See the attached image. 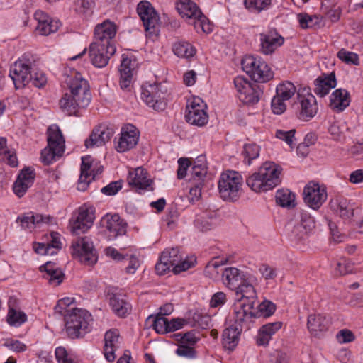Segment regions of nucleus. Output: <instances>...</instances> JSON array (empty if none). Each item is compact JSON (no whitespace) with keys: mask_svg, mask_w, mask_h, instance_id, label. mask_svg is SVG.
Masks as SVG:
<instances>
[{"mask_svg":"<svg viewBox=\"0 0 363 363\" xmlns=\"http://www.w3.org/2000/svg\"><path fill=\"white\" fill-rule=\"evenodd\" d=\"M66 83L69 92L65 93L60 100V107L66 114L76 116L79 108H86L91 101L89 84L79 72L69 77Z\"/></svg>","mask_w":363,"mask_h":363,"instance_id":"nucleus-1","label":"nucleus"},{"mask_svg":"<svg viewBox=\"0 0 363 363\" xmlns=\"http://www.w3.org/2000/svg\"><path fill=\"white\" fill-rule=\"evenodd\" d=\"M282 168L273 162H264L258 172L246 180L247 186L255 192H265L273 189L281 182Z\"/></svg>","mask_w":363,"mask_h":363,"instance_id":"nucleus-2","label":"nucleus"},{"mask_svg":"<svg viewBox=\"0 0 363 363\" xmlns=\"http://www.w3.org/2000/svg\"><path fill=\"white\" fill-rule=\"evenodd\" d=\"M65 320L68 336L79 338L89 332L92 316L85 309L74 308L65 314Z\"/></svg>","mask_w":363,"mask_h":363,"instance_id":"nucleus-3","label":"nucleus"},{"mask_svg":"<svg viewBox=\"0 0 363 363\" xmlns=\"http://www.w3.org/2000/svg\"><path fill=\"white\" fill-rule=\"evenodd\" d=\"M48 146L41 152V160L45 164H50L62 157L65 152V139L57 125H50L47 131Z\"/></svg>","mask_w":363,"mask_h":363,"instance_id":"nucleus-4","label":"nucleus"},{"mask_svg":"<svg viewBox=\"0 0 363 363\" xmlns=\"http://www.w3.org/2000/svg\"><path fill=\"white\" fill-rule=\"evenodd\" d=\"M242 179L235 171H227L221 174L218 184V192L220 198L226 201H235L241 192Z\"/></svg>","mask_w":363,"mask_h":363,"instance_id":"nucleus-5","label":"nucleus"},{"mask_svg":"<svg viewBox=\"0 0 363 363\" xmlns=\"http://www.w3.org/2000/svg\"><path fill=\"white\" fill-rule=\"evenodd\" d=\"M242 69L255 82H267L273 77V72L259 57L247 55L242 60Z\"/></svg>","mask_w":363,"mask_h":363,"instance_id":"nucleus-6","label":"nucleus"},{"mask_svg":"<svg viewBox=\"0 0 363 363\" xmlns=\"http://www.w3.org/2000/svg\"><path fill=\"white\" fill-rule=\"evenodd\" d=\"M256 281L254 276L249 275L235 288L238 303L235 306L234 312L253 308L257 298L253 285Z\"/></svg>","mask_w":363,"mask_h":363,"instance_id":"nucleus-7","label":"nucleus"},{"mask_svg":"<svg viewBox=\"0 0 363 363\" xmlns=\"http://www.w3.org/2000/svg\"><path fill=\"white\" fill-rule=\"evenodd\" d=\"M167 89L162 84L145 83L142 86L141 99L157 111H163L167 106L165 96Z\"/></svg>","mask_w":363,"mask_h":363,"instance_id":"nucleus-8","label":"nucleus"},{"mask_svg":"<svg viewBox=\"0 0 363 363\" xmlns=\"http://www.w3.org/2000/svg\"><path fill=\"white\" fill-rule=\"evenodd\" d=\"M72 255L80 262L87 266H92L97 261L96 251L91 239L89 237L78 238L72 244Z\"/></svg>","mask_w":363,"mask_h":363,"instance_id":"nucleus-9","label":"nucleus"},{"mask_svg":"<svg viewBox=\"0 0 363 363\" xmlns=\"http://www.w3.org/2000/svg\"><path fill=\"white\" fill-rule=\"evenodd\" d=\"M233 82L238 93V97L243 104L253 105L259 101L262 94L259 85L250 82L242 76L236 77Z\"/></svg>","mask_w":363,"mask_h":363,"instance_id":"nucleus-10","label":"nucleus"},{"mask_svg":"<svg viewBox=\"0 0 363 363\" xmlns=\"http://www.w3.org/2000/svg\"><path fill=\"white\" fill-rule=\"evenodd\" d=\"M32 72V63L24 55L11 67L9 76L13 80L15 87L21 89L29 84Z\"/></svg>","mask_w":363,"mask_h":363,"instance_id":"nucleus-11","label":"nucleus"},{"mask_svg":"<svg viewBox=\"0 0 363 363\" xmlns=\"http://www.w3.org/2000/svg\"><path fill=\"white\" fill-rule=\"evenodd\" d=\"M244 321L238 320V312H234L233 315V321L234 324L228 327L223 330L222 339L223 345L225 349L233 350L238 342V336L243 330H248L251 326L243 318Z\"/></svg>","mask_w":363,"mask_h":363,"instance_id":"nucleus-12","label":"nucleus"},{"mask_svg":"<svg viewBox=\"0 0 363 363\" xmlns=\"http://www.w3.org/2000/svg\"><path fill=\"white\" fill-rule=\"evenodd\" d=\"M305 203L313 210L318 209L327 199V192L323 186L314 182H309L303 189Z\"/></svg>","mask_w":363,"mask_h":363,"instance_id":"nucleus-13","label":"nucleus"},{"mask_svg":"<svg viewBox=\"0 0 363 363\" xmlns=\"http://www.w3.org/2000/svg\"><path fill=\"white\" fill-rule=\"evenodd\" d=\"M115 45H106L98 43H91L89 45V53L92 64L96 67H105L110 57L116 52Z\"/></svg>","mask_w":363,"mask_h":363,"instance_id":"nucleus-14","label":"nucleus"},{"mask_svg":"<svg viewBox=\"0 0 363 363\" xmlns=\"http://www.w3.org/2000/svg\"><path fill=\"white\" fill-rule=\"evenodd\" d=\"M137 12L145 30L150 34L154 33L159 24L160 18L152 4L147 1H140L137 6Z\"/></svg>","mask_w":363,"mask_h":363,"instance_id":"nucleus-15","label":"nucleus"},{"mask_svg":"<svg viewBox=\"0 0 363 363\" xmlns=\"http://www.w3.org/2000/svg\"><path fill=\"white\" fill-rule=\"evenodd\" d=\"M206 105L200 98H195L186 107L185 118L186 121L194 125L203 126L208 122V115L205 111Z\"/></svg>","mask_w":363,"mask_h":363,"instance_id":"nucleus-16","label":"nucleus"},{"mask_svg":"<svg viewBox=\"0 0 363 363\" xmlns=\"http://www.w3.org/2000/svg\"><path fill=\"white\" fill-rule=\"evenodd\" d=\"M275 308V305L272 301L264 300L257 305V308H255L254 306L252 309L240 311L238 312V320L244 321L243 318H245V322L247 321L252 326L254 318L269 317L274 313Z\"/></svg>","mask_w":363,"mask_h":363,"instance_id":"nucleus-17","label":"nucleus"},{"mask_svg":"<svg viewBox=\"0 0 363 363\" xmlns=\"http://www.w3.org/2000/svg\"><path fill=\"white\" fill-rule=\"evenodd\" d=\"M140 133L136 127L131 124L126 125L121 128V136L116 141V150L118 152L128 151L138 144Z\"/></svg>","mask_w":363,"mask_h":363,"instance_id":"nucleus-18","label":"nucleus"},{"mask_svg":"<svg viewBox=\"0 0 363 363\" xmlns=\"http://www.w3.org/2000/svg\"><path fill=\"white\" fill-rule=\"evenodd\" d=\"M284 43V38L275 29L259 34V50L264 55H271Z\"/></svg>","mask_w":363,"mask_h":363,"instance_id":"nucleus-19","label":"nucleus"},{"mask_svg":"<svg viewBox=\"0 0 363 363\" xmlns=\"http://www.w3.org/2000/svg\"><path fill=\"white\" fill-rule=\"evenodd\" d=\"M117 32L116 25L107 19L102 23L97 24L94 28V40L92 43L114 45L112 39L116 36Z\"/></svg>","mask_w":363,"mask_h":363,"instance_id":"nucleus-20","label":"nucleus"},{"mask_svg":"<svg viewBox=\"0 0 363 363\" xmlns=\"http://www.w3.org/2000/svg\"><path fill=\"white\" fill-rule=\"evenodd\" d=\"M103 168L100 167L96 169L92 168V162L89 156L82 157L81 174L77 184L79 191H85L91 180L102 172Z\"/></svg>","mask_w":363,"mask_h":363,"instance_id":"nucleus-21","label":"nucleus"},{"mask_svg":"<svg viewBox=\"0 0 363 363\" xmlns=\"http://www.w3.org/2000/svg\"><path fill=\"white\" fill-rule=\"evenodd\" d=\"M138 67V62L134 57H126L123 55V59L120 65L119 84L122 89L129 88L132 83L134 72Z\"/></svg>","mask_w":363,"mask_h":363,"instance_id":"nucleus-22","label":"nucleus"},{"mask_svg":"<svg viewBox=\"0 0 363 363\" xmlns=\"http://www.w3.org/2000/svg\"><path fill=\"white\" fill-rule=\"evenodd\" d=\"M102 223L108 233V237L110 240L125 234L126 223L118 214L106 215L102 219Z\"/></svg>","mask_w":363,"mask_h":363,"instance_id":"nucleus-23","label":"nucleus"},{"mask_svg":"<svg viewBox=\"0 0 363 363\" xmlns=\"http://www.w3.org/2000/svg\"><path fill=\"white\" fill-rule=\"evenodd\" d=\"M128 182L139 193L141 191L153 189L151 186L152 180L148 177L147 171L142 167H138L129 172Z\"/></svg>","mask_w":363,"mask_h":363,"instance_id":"nucleus-24","label":"nucleus"},{"mask_svg":"<svg viewBox=\"0 0 363 363\" xmlns=\"http://www.w3.org/2000/svg\"><path fill=\"white\" fill-rule=\"evenodd\" d=\"M34 18L38 22L35 30L41 35L55 33L60 27V22L57 20L52 19L43 11H36Z\"/></svg>","mask_w":363,"mask_h":363,"instance_id":"nucleus-25","label":"nucleus"},{"mask_svg":"<svg viewBox=\"0 0 363 363\" xmlns=\"http://www.w3.org/2000/svg\"><path fill=\"white\" fill-rule=\"evenodd\" d=\"M330 323V319L320 313L311 314L307 319L308 330L312 335L318 337L328 330Z\"/></svg>","mask_w":363,"mask_h":363,"instance_id":"nucleus-26","label":"nucleus"},{"mask_svg":"<svg viewBox=\"0 0 363 363\" xmlns=\"http://www.w3.org/2000/svg\"><path fill=\"white\" fill-rule=\"evenodd\" d=\"M113 133L112 128L104 125L97 126L91 132L89 138L85 141V145L86 147L102 146L110 140Z\"/></svg>","mask_w":363,"mask_h":363,"instance_id":"nucleus-27","label":"nucleus"},{"mask_svg":"<svg viewBox=\"0 0 363 363\" xmlns=\"http://www.w3.org/2000/svg\"><path fill=\"white\" fill-rule=\"evenodd\" d=\"M94 216L91 211L80 208L76 220L72 223L71 230L75 235L86 233L93 225Z\"/></svg>","mask_w":363,"mask_h":363,"instance_id":"nucleus-28","label":"nucleus"},{"mask_svg":"<svg viewBox=\"0 0 363 363\" xmlns=\"http://www.w3.org/2000/svg\"><path fill=\"white\" fill-rule=\"evenodd\" d=\"M53 220V217L49 215H42L39 213L33 214L29 213L22 217H18L17 221L21 222V225L23 229L32 231L35 228H40L44 224H48Z\"/></svg>","mask_w":363,"mask_h":363,"instance_id":"nucleus-29","label":"nucleus"},{"mask_svg":"<svg viewBox=\"0 0 363 363\" xmlns=\"http://www.w3.org/2000/svg\"><path fill=\"white\" fill-rule=\"evenodd\" d=\"M299 96V102L301 108L299 111V118L304 121H308L313 118L318 112V107L315 97L311 94H307L304 96Z\"/></svg>","mask_w":363,"mask_h":363,"instance_id":"nucleus-30","label":"nucleus"},{"mask_svg":"<svg viewBox=\"0 0 363 363\" xmlns=\"http://www.w3.org/2000/svg\"><path fill=\"white\" fill-rule=\"evenodd\" d=\"M119 332L116 329L109 330L104 335V353L106 359L110 362L116 357L115 352L119 347Z\"/></svg>","mask_w":363,"mask_h":363,"instance_id":"nucleus-31","label":"nucleus"},{"mask_svg":"<svg viewBox=\"0 0 363 363\" xmlns=\"http://www.w3.org/2000/svg\"><path fill=\"white\" fill-rule=\"evenodd\" d=\"M315 94L320 97L327 95L329 91L337 85L336 77L334 72L323 74L318 77L314 82Z\"/></svg>","mask_w":363,"mask_h":363,"instance_id":"nucleus-32","label":"nucleus"},{"mask_svg":"<svg viewBox=\"0 0 363 363\" xmlns=\"http://www.w3.org/2000/svg\"><path fill=\"white\" fill-rule=\"evenodd\" d=\"M40 271L43 272V278L53 286H58L64 279V274L55 263L47 262L45 264L40 267Z\"/></svg>","mask_w":363,"mask_h":363,"instance_id":"nucleus-33","label":"nucleus"},{"mask_svg":"<svg viewBox=\"0 0 363 363\" xmlns=\"http://www.w3.org/2000/svg\"><path fill=\"white\" fill-rule=\"evenodd\" d=\"M350 103V94L346 89H337L330 96V107L337 111H342Z\"/></svg>","mask_w":363,"mask_h":363,"instance_id":"nucleus-34","label":"nucleus"},{"mask_svg":"<svg viewBox=\"0 0 363 363\" xmlns=\"http://www.w3.org/2000/svg\"><path fill=\"white\" fill-rule=\"evenodd\" d=\"M110 306L115 314L119 317H125L131 311V306L125 296L121 294H113L110 297Z\"/></svg>","mask_w":363,"mask_h":363,"instance_id":"nucleus-35","label":"nucleus"},{"mask_svg":"<svg viewBox=\"0 0 363 363\" xmlns=\"http://www.w3.org/2000/svg\"><path fill=\"white\" fill-rule=\"evenodd\" d=\"M282 323L277 321L270 323L262 325L259 330L257 337V344L258 345H267L272 335L281 329Z\"/></svg>","mask_w":363,"mask_h":363,"instance_id":"nucleus-36","label":"nucleus"},{"mask_svg":"<svg viewBox=\"0 0 363 363\" xmlns=\"http://www.w3.org/2000/svg\"><path fill=\"white\" fill-rule=\"evenodd\" d=\"M286 229L289 239L296 244L306 240L309 233L299 223L292 220L287 223Z\"/></svg>","mask_w":363,"mask_h":363,"instance_id":"nucleus-37","label":"nucleus"},{"mask_svg":"<svg viewBox=\"0 0 363 363\" xmlns=\"http://www.w3.org/2000/svg\"><path fill=\"white\" fill-rule=\"evenodd\" d=\"M177 9L182 18L187 21L195 18L201 13L197 5L191 0H180L177 4Z\"/></svg>","mask_w":363,"mask_h":363,"instance_id":"nucleus-38","label":"nucleus"},{"mask_svg":"<svg viewBox=\"0 0 363 363\" xmlns=\"http://www.w3.org/2000/svg\"><path fill=\"white\" fill-rule=\"evenodd\" d=\"M223 281L225 285L233 289L236 288L247 277L235 267H227L222 273Z\"/></svg>","mask_w":363,"mask_h":363,"instance_id":"nucleus-39","label":"nucleus"},{"mask_svg":"<svg viewBox=\"0 0 363 363\" xmlns=\"http://www.w3.org/2000/svg\"><path fill=\"white\" fill-rule=\"evenodd\" d=\"M15 301L10 299L6 317L7 323L11 326L18 327L27 320V315L14 306Z\"/></svg>","mask_w":363,"mask_h":363,"instance_id":"nucleus-40","label":"nucleus"},{"mask_svg":"<svg viewBox=\"0 0 363 363\" xmlns=\"http://www.w3.org/2000/svg\"><path fill=\"white\" fill-rule=\"evenodd\" d=\"M334 211L343 219H350L353 216L354 209L349 201L343 198L336 199L331 203Z\"/></svg>","mask_w":363,"mask_h":363,"instance_id":"nucleus-41","label":"nucleus"},{"mask_svg":"<svg viewBox=\"0 0 363 363\" xmlns=\"http://www.w3.org/2000/svg\"><path fill=\"white\" fill-rule=\"evenodd\" d=\"M273 0H243V4L249 11L260 13L272 6Z\"/></svg>","mask_w":363,"mask_h":363,"instance_id":"nucleus-42","label":"nucleus"},{"mask_svg":"<svg viewBox=\"0 0 363 363\" xmlns=\"http://www.w3.org/2000/svg\"><path fill=\"white\" fill-rule=\"evenodd\" d=\"M174 53L179 57L191 58L196 54L195 48L188 42L179 41L172 46Z\"/></svg>","mask_w":363,"mask_h":363,"instance_id":"nucleus-43","label":"nucleus"},{"mask_svg":"<svg viewBox=\"0 0 363 363\" xmlns=\"http://www.w3.org/2000/svg\"><path fill=\"white\" fill-rule=\"evenodd\" d=\"M217 220L215 213H205L196 219L195 225L201 231H207L216 225Z\"/></svg>","mask_w":363,"mask_h":363,"instance_id":"nucleus-44","label":"nucleus"},{"mask_svg":"<svg viewBox=\"0 0 363 363\" xmlns=\"http://www.w3.org/2000/svg\"><path fill=\"white\" fill-rule=\"evenodd\" d=\"M188 23L194 26L197 33H209L213 30L212 25L202 13L198 15V17L196 16L195 18L189 21Z\"/></svg>","mask_w":363,"mask_h":363,"instance_id":"nucleus-45","label":"nucleus"},{"mask_svg":"<svg viewBox=\"0 0 363 363\" xmlns=\"http://www.w3.org/2000/svg\"><path fill=\"white\" fill-rule=\"evenodd\" d=\"M296 92L294 84L289 81L280 83L276 89V94L286 101L289 100Z\"/></svg>","mask_w":363,"mask_h":363,"instance_id":"nucleus-46","label":"nucleus"},{"mask_svg":"<svg viewBox=\"0 0 363 363\" xmlns=\"http://www.w3.org/2000/svg\"><path fill=\"white\" fill-rule=\"evenodd\" d=\"M260 147L255 143L245 144L242 151V155L244 157V162L250 165L252 161L259 157Z\"/></svg>","mask_w":363,"mask_h":363,"instance_id":"nucleus-47","label":"nucleus"},{"mask_svg":"<svg viewBox=\"0 0 363 363\" xmlns=\"http://www.w3.org/2000/svg\"><path fill=\"white\" fill-rule=\"evenodd\" d=\"M277 202L283 207L295 206V194L288 189L279 190L276 194Z\"/></svg>","mask_w":363,"mask_h":363,"instance_id":"nucleus-48","label":"nucleus"},{"mask_svg":"<svg viewBox=\"0 0 363 363\" xmlns=\"http://www.w3.org/2000/svg\"><path fill=\"white\" fill-rule=\"evenodd\" d=\"M182 255L180 253L179 248L174 247L170 250H165L162 252L161 257L162 260L168 262L172 267L178 264L182 259Z\"/></svg>","mask_w":363,"mask_h":363,"instance_id":"nucleus-49","label":"nucleus"},{"mask_svg":"<svg viewBox=\"0 0 363 363\" xmlns=\"http://www.w3.org/2000/svg\"><path fill=\"white\" fill-rule=\"evenodd\" d=\"M354 264L345 257L340 258L336 264L335 273L337 275H345L352 273Z\"/></svg>","mask_w":363,"mask_h":363,"instance_id":"nucleus-50","label":"nucleus"},{"mask_svg":"<svg viewBox=\"0 0 363 363\" xmlns=\"http://www.w3.org/2000/svg\"><path fill=\"white\" fill-rule=\"evenodd\" d=\"M337 57L341 61L347 64H352L354 65H358L359 64L358 55L345 49L339 50L337 52Z\"/></svg>","mask_w":363,"mask_h":363,"instance_id":"nucleus-51","label":"nucleus"},{"mask_svg":"<svg viewBox=\"0 0 363 363\" xmlns=\"http://www.w3.org/2000/svg\"><path fill=\"white\" fill-rule=\"evenodd\" d=\"M299 224L308 232H311L315 226L314 218L306 210H303L300 213Z\"/></svg>","mask_w":363,"mask_h":363,"instance_id":"nucleus-52","label":"nucleus"},{"mask_svg":"<svg viewBox=\"0 0 363 363\" xmlns=\"http://www.w3.org/2000/svg\"><path fill=\"white\" fill-rule=\"evenodd\" d=\"M300 26L303 28L314 27L318 23V17L310 16L307 13H299L297 16Z\"/></svg>","mask_w":363,"mask_h":363,"instance_id":"nucleus-53","label":"nucleus"},{"mask_svg":"<svg viewBox=\"0 0 363 363\" xmlns=\"http://www.w3.org/2000/svg\"><path fill=\"white\" fill-rule=\"evenodd\" d=\"M47 77L43 72L40 70L34 72V70H33L29 83H31L34 86L40 89L47 84Z\"/></svg>","mask_w":363,"mask_h":363,"instance_id":"nucleus-54","label":"nucleus"},{"mask_svg":"<svg viewBox=\"0 0 363 363\" xmlns=\"http://www.w3.org/2000/svg\"><path fill=\"white\" fill-rule=\"evenodd\" d=\"M286 100L279 97L277 94L272 98L271 102L272 111L274 114L280 115L286 109Z\"/></svg>","mask_w":363,"mask_h":363,"instance_id":"nucleus-55","label":"nucleus"},{"mask_svg":"<svg viewBox=\"0 0 363 363\" xmlns=\"http://www.w3.org/2000/svg\"><path fill=\"white\" fill-rule=\"evenodd\" d=\"M152 327L157 333H167L168 319L165 317L157 315V317L155 318Z\"/></svg>","mask_w":363,"mask_h":363,"instance_id":"nucleus-56","label":"nucleus"},{"mask_svg":"<svg viewBox=\"0 0 363 363\" xmlns=\"http://www.w3.org/2000/svg\"><path fill=\"white\" fill-rule=\"evenodd\" d=\"M295 133L296 130L294 129L290 130H277L275 135L278 139L284 141L289 146L292 147L295 138Z\"/></svg>","mask_w":363,"mask_h":363,"instance_id":"nucleus-57","label":"nucleus"},{"mask_svg":"<svg viewBox=\"0 0 363 363\" xmlns=\"http://www.w3.org/2000/svg\"><path fill=\"white\" fill-rule=\"evenodd\" d=\"M207 174V169L194 168L191 169V176L189 182L201 183L204 184L205 179Z\"/></svg>","mask_w":363,"mask_h":363,"instance_id":"nucleus-58","label":"nucleus"},{"mask_svg":"<svg viewBox=\"0 0 363 363\" xmlns=\"http://www.w3.org/2000/svg\"><path fill=\"white\" fill-rule=\"evenodd\" d=\"M122 182H112L107 186L103 187L101 191L106 196H113L116 194L122 189Z\"/></svg>","mask_w":363,"mask_h":363,"instance_id":"nucleus-59","label":"nucleus"},{"mask_svg":"<svg viewBox=\"0 0 363 363\" xmlns=\"http://www.w3.org/2000/svg\"><path fill=\"white\" fill-rule=\"evenodd\" d=\"M176 354L178 356L189 359H192L196 357V352L194 347L190 345H186L183 344L179 345L178 348L176 350Z\"/></svg>","mask_w":363,"mask_h":363,"instance_id":"nucleus-60","label":"nucleus"},{"mask_svg":"<svg viewBox=\"0 0 363 363\" xmlns=\"http://www.w3.org/2000/svg\"><path fill=\"white\" fill-rule=\"evenodd\" d=\"M4 345L8 349L16 352H24L27 348L26 345L22 342L13 339L6 340L4 343Z\"/></svg>","mask_w":363,"mask_h":363,"instance_id":"nucleus-61","label":"nucleus"},{"mask_svg":"<svg viewBox=\"0 0 363 363\" xmlns=\"http://www.w3.org/2000/svg\"><path fill=\"white\" fill-rule=\"evenodd\" d=\"M195 259L189 261L186 259H184L183 255L177 264H175L172 269L174 274H177L182 272H184L194 266Z\"/></svg>","mask_w":363,"mask_h":363,"instance_id":"nucleus-62","label":"nucleus"},{"mask_svg":"<svg viewBox=\"0 0 363 363\" xmlns=\"http://www.w3.org/2000/svg\"><path fill=\"white\" fill-rule=\"evenodd\" d=\"M74 298L66 297L58 301L57 306L55 308V310L57 313L60 314L67 313V311H72V309H67L72 303L74 302Z\"/></svg>","mask_w":363,"mask_h":363,"instance_id":"nucleus-63","label":"nucleus"},{"mask_svg":"<svg viewBox=\"0 0 363 363\" xmlns=\"http://www.w3.org/2000/svg\"><path fill=\"white\" fill-rule=\"evenodd\" d=\"M17 179H21V182H25L31 186L35 179L34 171L29 167L24 168L21 170Z\"/></svg>","mask_w":363,"mask_h":363,"instance_id":"nucleus-64","label":"nucleus"}]
</instances>
